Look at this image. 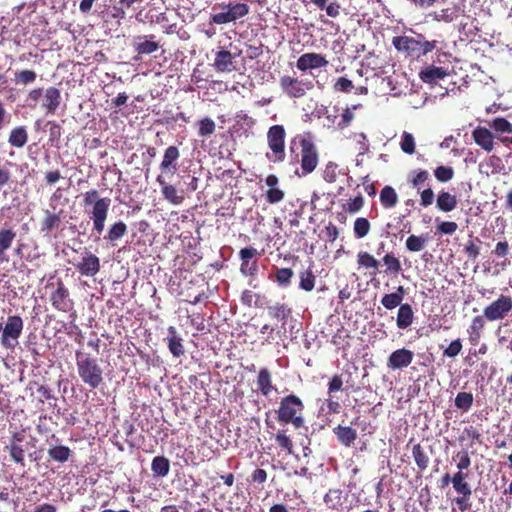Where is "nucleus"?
<instances>
[{
    "label": "nucleus",
    "mask_w": 512,
    "mask_h": 512,
    "mask_svg": "<svg viewBox=\"0 0 512 512\" xmlns=\"http://www.w3.org/2000/svg\"><path fill=\"white\" fill-rule=\"evenodd\" d=\"M77 372L82 382L91 389H97L104 382L103 369L97 358L82 350L75 352Z\"/></svg>",
    "instance_id": "3"
},
{
    "label": "nucleus",
    "mask_w": 512,
    "mask_h": 512,
    "mask_svg": "<svg viewBox=\"0 0 512 512\" xmlns=\"http://www.w3.org/2000/svg\"><path fill=\"white\" fill-rule=\"evenodd\" d=\"M505 170L502 159L497 155H491L486 161L480 165V171L487 176L497 175Z\"/></svg>",
    "instance_id": "30"
},
{
    "label": "nucleus",
    "mask_w": 512,
    "mask_h": 512,
    "mask_svg": "<svg viewBox=\"0 0 512 512\" xmlns=\"http://www.w3.org/2000/svg\"><path fill=\"white\" fill-rule=\"evenodd\" d=\"M336 92L350 93L354 88L352 81L346 77H339L333 86Z\"/></svg>",
    "instance_id": "61"
},
{
    "label": "nucleus",
    "mask_w": 512,
    "mask_h": 512,
    "mask_svg": "<svg viewBox=\"0 0 512 512\" xmlns=\"http://www.w3.org/2000/svg\"><path fill=\"white\" fill-rule=\"evenodd\" d=\"M371 225L367 218L359 217L355 220L353 231L356 238H364L370 231Z\"/></svg>",
    "instance_id": "52"
},
{
    "label": "nucleus",
    "mask_w": 512,
    "mask_h": 512,
    "mask_svg": "<svg viewBox=\"0 0 512 512\" xmlns=\"http://www.w3.org/2000/svg\"><path fill=\"white\" fill-rule=\"evenodd\" d=\"M327 65L328 61L325 56L315 52L302 54L296 62V67L300 71L322 68L326 67Z\"/></svg>",
    "instance_id": "18"
},
{
    "label": "nucleus",
    "mask_w": 512,
    "mask_h": 512,
    "mask_svg": "<svg viewBox=\"0 0 512 512\" xmlns=\"http://www.w3.org/2000/svg\"><path fill=\"white\" fill-rule=\"evenodd\" d=\"M299 280V288L301 290L311 292L314 289L316 276L310 268L299 273Z\"/></svg>",
    "instance_id": "44"
},
{
    "label": "nucleus",
    "mask_w": 512,
    "mask_h": 512,
    "mask_svg": "<svg viewBox=\"0 0 512 512\" xmlns=\"http://www.w3.org/2000/svg\"><path fill=\"white\" fill-rule=\"evenodd\" d=\"M357 264L366 270L373 269L372 275H376L379 268V261L369 252L361 251L357 255Z\"/></svg>",
    "instance_id": "40"
},
{
    "label": "nucleus",
    "mask_w": 512,
    "mask_h": 512,
    "mask_svg": "<svg viewBox=\"0 0 512 512\" xmlns=\"http://www.w3.org/2000/svg\"><path fill=\"white\" fill-rule=\"evenodd\" d=\"M64 210L60 209L58 212L44 210L43 218L40 221V232L44 235H49L58 230L62 224Z\"/></svg>",
    "instance_id": "17"
},
{
    "label": "nucleus",
    "mask_w": 512,
    "mask_h": 512,
    "mask_svg": "<svg viewBox=\"0 0 512 512\" xmlns=\"http://www.w3.org/2000/svg\"><path fill=\"white\" fill-rule=\"evenodd\" d=\"M413 457L415 462L420 470H425L430 462L429 456L424 452V450H412Z\"/></svg>",
    "instance_id": "62"
},
{
    "label": "nucleus",
    "mask_w": 512,
    "mask_h": 512,
    "mask_svg": "<svg viewBox=\"0 0 512 512\" xmlns=\"http://www.w3.org/2000/svg\"><path fill=\"white\" fill-rule=\"evenodd\" d=\"M28 132L25 126L14 127L8 137L9 144L14 148H22L28 142Z\"/></svg>",
    "instance_id": "36"
},
{
    "label": "nucleus",
    "mask_w": 512,
    "mask_h": 512,
    "mask_svg": "<svg viewBox=\"0 0 512 512\" xmlns=\"http://www.w3.org/2000/svg\"><path fill=\"white\" fill-rule=\"evenodd\" d=\"M61 103V93L56 87L50 86L45 90L42 107L47 114H55Z\"/></svg>",
    "instance_id": "26"
},
{
    "label": "nucleus",
    "mask_w": 512,
    "mask_h": 512,
    "mask_svg": "<svg viewBox=\"0 0 512 512\" xmlns=\"http://www.w3.org/2000/svg\"><path fill=\"white\" fill-rule=\"evenodd\" d=\"M233 56L228 50H220L216 53L214 68L218 72H231L233 70Z\"/></svg>",
    "instance_id": "35"
},
{
    "label": "nucleus",
    "mask_w": 512,
    "mask_h": 512,
    "mask_svg": "<svg viewBox=\"0 0 512 512\" xmlns=\"http://www.w3.org/2000/svg\"><path fill=\"white\" fill-rule=\"evenodd\" d=\"M363 206H364V198L361 194H359L355 198L350 199V201L346 205H344V210L353 214V213H357L358 211H360Z\"/></svg>",
    "instance_id": "60"
},
{
    "label": "nucleus",
    "mask_w": 512,
    "mask_h": 512,
    "mask_svg": "<svg viewBox=\"0 0 512 512\" xmlns=\"http://www.w3.org/2000/svg\"><path fill=\"white\" fill-rule=\"evenodd\" d=\"M473 394L470 392H459L454 400L455 406L462 412H467L473 405Z\"/></svg>",
    "instance_id": "47"
},
{
    "label": "nucleus",
    "mask_w": 512,
    "mask_h": 512,
    "mask_svg": "<svg viewBox=\"0 0 512 512\" xmlns=\"http://www.w3.org/2000/svg\"><path fill=\"white\" fill-rule=\"evenodd\" d=\"M180 151L176 146H169L165 149L162 161L160 163V174L164 176H173L178 170V160Z\"/></svg>",
    "instance_id": "15"
},
{
    "label": "nucleus",
    "mask_w": 512,
    "mask_h": 512,
    "mask_svg": "<svg viewBox=\"0 0 512 512\" xmlns=\"http://www.w3.org/2000/svg\"><path fill=\"white\" fill-rule=\"evenodd\" d=\"M379 199L381 205L386 209L393 208L398 203V195L395 189L389 185H386L382 188L380 191Z\"/></svg>",
    "instance_id": "41"
},
{
    "label": "nucleus",
    "mask_w": 512,
    "mask_h": 512,
    "mask_svg": "<svg viewBox=\"0 0 512 512\" xmlns=\"http://www.w3.org/2000/svg\"><path fill=\"white\" fill-rule=\"evenodd\" d=\"M400 147L406 154H413L415 152V140L411 133L404 132L401 137Z\"/></svg>",
    "instance_id": "56"
},
{
    "label": "nucleus",
    "mask_w": 512,
    "mask_h": 512,
    "mask_svg": "<svg viewBox=\"0 0 512 512\" xmlns=\"http://www.w3.org/2000/svg\"><path fill=\"white\" fill-rule=\"evenodd\" d=\"M110 202L111 200L107 197L100 198L96 189H91L83 195L84 206L93 205L90 212V219L93 221V231L99 235L104 231Z\"/></svg>",
    "instance_id": "5"
},
{
    "label": "nucleus",
    "mask_w": 512,
    "mask_h": 512,
    "mask_svg": "<svg viewBox=\"0 0 512 512\" xmlns=\"http://www.w3.org/2000/svg\"><path fill=\"white\" fill-rule=\"evenodd\" d=\"M298 143L300 151L293 156V161L300 164V171L296 170L295 173L299 177H306L313 173L319 164V151L313 141L310 133L297 135L290 145V150L293 153V145Z\"/></svg>",
    "instance_id": "1"
},
{
    "label": "nucleus",
    "mask_w": 512,
    "mask_h": 512,
    "mask_svg": "<svg viewBox=\"0 0 512 512\" xmlns=\"http://www.w3.org/2000/svg\"><path fill=\"white\" fill-rule=\"evenodd\" d=\"M509 250H510V247H509V244L507 241H500L496 244L494 250L492 251V253L498 257V258H501L503 259L500 263L501 267L504 269L506 266L510 265V260L508 258V255H509Z\"/></svg>",
    "instance_id": "48"
},
{
    "label": "nucleus",
    "mask_w": 512,
    "mask_h": 512,
    "mask_svg": "<svg viewBox=\"0 0 512 512\" xmlns=\"http://www.w3.org/2000/svg\"><path fill=\"white\" fill-rule=\"evenodd\" d=\"M167 332L168 336L166 337L165 341L170 353L176 358L183 356L185 354V348L183 345V340L178 334L177 329L174 326H169Z\"/></svg>",
    "instance_id": "23"
},
{
    "label": "nucleus",
    "mask_w": 512,
    "mask_h": 512,
    "mask_svg": "<svg viewBox=\"0 0 512 512\" xmlns=\"http://www.w3.org/2000/svg\"><path fill=\"white\" fill-rule=\"evenodd\" d=\"M454 169L451 166H438L434 170V176L439 182H448L454 177Z\"/></svg>",
    "instance_id": "53"
},
{
    "label": "nucleus",
    "mask_w": 512,
    "mask_h": 512,
    "mask_svg": "<svg viewBox=\"0 0 512 512\" xmlns=\"http://www.w3.org/2000/svg\"><path fill=\"white\" fill-rule=\"evenodd\" d=\"M259 252L254 247H245L240 250L239 257L241 259V263H243L244 269L247 266V262H249L252 258L259 256Z\"/></svg>",
    "instance_id": "63"
},
{
    "label": "nucleus",
    "mask_w": 512,
    "mask_h": 512,
    "mask_svg": "<svg viewBox=\"0 0 512 512\" xmlns=\"http://www.w3.org/2000/svg\"><path fill=\"white\" fill-rule=\"evenodd\" d=\"M448 68L429 65L419 72V78L427 84H435L449 75Z\"/></svg>",
    "instance_id": "24"
},
{
    "label": "nucleus",
    "mask_w": 512,
    "mask_h": 512,
    "mask_svg": "<svg viewBox=\"0 0 512 512\" xmlns=\"http://www.w3.org/2000/svg\"><path fill=\"white\" fill-rule=\"evenodd\" d=\"M465 14V7L461 1L450 2L445 7L430 13V17L436 22L450 23Z\"/></svg>",
    "instance_id": "12"
},
{
    "label": "nucleus",
    "mask_w": 512,
    "mask_h": 512,
    "mask_svg": "<svg viewBox=\"0 0 512 512\" xmlns=\"http://www.w3.org/2000/svg\"><path fill=\"white\" fill-rule=\"evenodd\" d=\"M429 241L428 234L410 235L405 242V247L409 252L416 253L422 251Z\"/></svg>",
    "instance_id": "39"
},
{
    "label": "nucleus",
    "mask_w": 512,
    "mask_h": 512,
    "mask_svg": "<svg viewBox=\"0 0 512 512\" xmlns=\"http://www.w3.org/2000/svg\"><path fill=\"white\" fill-rule=\"evenodd\" d=\"M16 232L12 228L0 229V262L8 261L6 251L12 246Z\"/></svg>",
    "instance_id": "32"
},
{
    "label": "nucleus",
    "mask_w": 512,
    "mask_h": 512,
    "mask_svg": "<svg viewBox=\"0 0 512 512\" xmlns=\"http://www.w3.org/2000/svg\"><path fill=\"white\" fill-rule=\"evenodd\" d=\"M334 434L336 435L340 444L348 447L355 441L357 437V432L350 426H342L338 425L333 429Z\"/></svg>",
    "instance_id": "38"
},
{
    "label": "nucleus",
    "mask_w": 512,
    "mask_h": 512,
    "mask_svg": "<svg viewBox=\"0 0 512 512\" xmlns=\"http://www.w3.org/2000/svg\"><path fill=\"white\" fill-rule=\"evenodd\" d=\"M414 321V312L410 304L404 303L400 305L397 317L396 325L399 329H407L412 325Z\"/></svg>",
    "instance_id": "31"
},
{
    "label": "nucleus",
    "mask_w": 512,
    "mask_h": 512,
    "mask_svg": "<svg viewBox=\"0 0 512 512\" xmlns=\"http://www.w3.org/2000/svg\"><path fill=\"white\" fill-rule=\"evenodd\" d=\"M56 285V289L50 295L51 305L58 311L68 312L74 304L70 299L69 290L62 280H58Z\"/></svg>",
    "instance_id": "13"
},
{
    "label": "nucleus",
    "mask_w": 512,
    "mask_h": 512,
    "mask_svg": "<svg viewBox=\"0 0 512 512\" xmlns=\"http://www.w3.org/2000/svg\"><path fill=\"white\" fill-rule=\"evenodd\" d=\"M82 276L94 277L100 271L101 264L97 255L84 248L82 258L80 261L68 260Z\"/></svg>",
    "instance_id": "11"
},
{
    "label": "nucleus",
    "mask_w": 512,
    "mask_h": 512,
    "mask_svg": "<svg viewBox=\"0 0 512 512\" xmlns=\"http://www.w3.org/2000/svg\"><path fill=\"white\" fill-rule=\"evenodd\" d=\"M36 78L37 73L30 69L18 70L14 74V82L16 85H30L36 81Z\"/></svg>",
    "instance_id": "46"
},
{
    "label": "nucleus",
    "mask_w": 512,
    "mask_h": 512,
    "mask_svg": "<svg viewBox=\"0 0 512 512\" xmlns=\"http://www.w3.org/2000/svg\"><path fill=\"white\" fill-rule=\"evenodd\" d=\"M462 350V342L460 339H455L451 341L449 346L443 351V356L454 358L456 357Z\"/></svg>",
    "instance_id": "64"
},
{
    "label": "nucleus",
    "mask_w": 512,
    "mask_h": 512,
    "mask_svg": "<svg viewBox=\"0 0 512 512\" xmlns=\"http://www.w3.org/2000/svg\"><path fill=\"white\" fill-rule=\"evenodd\" d=\"M314 6L320 10H325L326 14L331 18H336L340 15L341 6L334 0L328 3V0H309Z\"/></svg>",
    "instance_id": "42"
},
{
    "label": "nucleus",
    "mask_w": 512,
    "mask_h": 512,
    "mask_svg": "<svg viewBox=\"0 0 512 512\" xmlns=\"http://www.w3.org/2000/svg\"><path fill=\"white\" fill-rule=\"evenodd\" d=\"M489 127L496 134V138L504 145L512 144V123L504 117H496L489 122Z\"/></svg>",
    "instance_id": "16"
},
{
    "label": "nucleus",
    "mask_w": 512,
    "mask_h": 512,
    "mask_svg": "<svg viewBox=\"0 0 512 512\" xmlns=\"http://www.w3.org/2000/svg\"><path fill=\"white\" fill-rule=\"evenodd\" d=\"M458 204V200L456 195L450 194L447 191H440L437 200H436V207L445 213L453 211Z\"/></svg>",
    "instance_id": "34"
},
{
    "label": "nucleus",
    "mask_w": 512,
    "mask_h": 512,
    "mask_svg": "<svg viewBox=\"0 0 512 512\" xmlns=\"http://www.w3.org/2000/svg\"><path fill=\"white\" fill-rule=\"evenodd\" d=\"M472 138L474 142L487 152L494 149V135L490 129L482 126H477L472 131Z\"/></svg>",
    "instance_id": "21"
},
{
    "label": "nucleus",
    "mask_w": 512,
    "mask_h": 512,
    "mask_svg": "<svg viewBox=\"0 0 512 512\" xmlns=\"http://www.w3.org/2000/svg\"><path fill=\"white\" fill-rule=\"evenodd\" d=\"M338 165L334 162H328L323 172V178L327 183H334L337 180Z\"/></svg>",
    "instance_id": "57"
},
{
    "label": "nucleus",
    "mask_w": 512,
    "mask_h": 512,
    "mask_svg": "<svg viewBox=\"0 0 512 512\" xmlns=\"http://www.w3.org/2000/svg\"><path fill=\"white\" fill-rule=\"evenodd\" d=\"M467 478L468 473L464 471H458L452 476L451 483L458 495H472V488Z\"/></svg>",
    "instance_id": "29"
},
{
    "label": "nucleus",
    "mask_w": 512,
    "mask_h": 512,
    "mask_svg": "<svg viewBox=\"0 0 512 512\" xmlns=\"http://www.w3.org/2000/svg\"><path fill=\"white\" fill-rule=\"evenodd\" d=\"M127 231L128 227L126 223H124L122 220H119L110 225L107 233L104 235V240L115 245L118 240L126 235Z\"/></svg>",
    "instance_id": "33"
},
{
    "label": "nucleus",
    "mask_w": 512,
    "mask_h": 512,
    "mask_svg": "<svg viewBox=\"0 0 512 512\" xmlns=\"http://www.w3.org/2000/svg\"><path fill=\"white\" fill-rule=\"evenodd\" d=\"M392 44L397 51L404 52L407 56L418 59L433 51L437 41L425 40L423 35L418 34L417 37L396 36L392 39Z\"/></svg>",
    "instance_id": "6"
},
{
    "label": "nucleus",
    "mask_w": 512,
    "mask_h": 512,
    "mask_svg": "<svg viewBox=\"0 0 512 512\" xmlns=\"http://www.w3.org/2000/svg\"><path fill=\"white\" fill-rule=\"evenodd\" d=\"M347 497L348 494L344 495L341 489L333 488L329 489L328 492L324 495L323 501L327 508L341 511L343 510V504Z\"/></svg>",
    "instance_id": "28"
},
{
    "label": "nucleus",
    "mask_w": 512,
    "mask_h": 512,
    "mask_svg": "<svg viewBox=\"0 0 512 512\" xmlns=\"http://www.w3.org/2000/svg\"><path fill=\"white\" fill-rule=\"evenodd\" d=\"M487 322H489L488 317H485V313L483 311L482 314L476 315L472 318L467 329L470 344L477 345L480 342V339L486 329Z\"/></svg>",
    "instance_id": "20"
},
{
    "label": "nucleus",
    "mask_w": 512,
    "mask_h": 512,
    "mask_svg": "<svg viewBox=\"0 0 512 512\" xmlns=\"http://www.w3.org/2000/svg\"><path fill=\"white\" fill-rule=\"evenodd\" d=\"M279 85L282 92L289 98H302L307 91L313 88L310 80H301L290 75H283L279 79Z\"/></svg>",
    "instance_id": "9"
},
{
    "label": "nucleus",
    "mask_w": 512,
    "mask_h": 512,
    "mask_svg": "<svg viewBox=\"0 0 512 512\" xmlns=\"http://www.w3.org/2000/svg\"><path fill=\"white\" fill-rule=\"evenodd\" d=\"M151 468L154 474L164 477L169 472V460L165 457L157 456L153 459Z\"/></svg>",
    "instance_id": "51"
},
{
    "label": "nucleus",
    "mask_w": 512,
    "mask_h": 512,
    "mask_svg": "<svg viewBox=\"0 0 512 512\" xmlns=\"http://www.w3.org/2000/svg\"><path fill=\"white\" fill-rule=\"evenodd\" d=\"M305 405L295 394H289L281 398L278 409L275 411L276 419L280 424L292 425L294 429L305 426Z\"/></svg>",
    "instance_id": "2"
},
{
    "label": "nucleus",
    "mask_w": 512,
    "mask_h": 512,
    "mask_svg": "<svg viewBox=\"0 0 512 512\" xmlns=\"http://www.w3.org/2000/svg\"><path fill=\"white\" fill-rule=\"evenodd\" d=\"M284 197V191L279 188L268 189L265 192V198L269 204H277L281 202L284 199Z\"/></svg>",
    "instance_id": "59"
},
{
    "label": "nucleus",
    "mask_w": 512,
    "mask_h": 512,
    "mask_svg": "<svg viewBox=\"0 0 512 512\" xmlns=\"http://www.w3.org/2000/svg\"><path fill=\"white\" fill-rule=\"evenodd\" d=\"M154 39V34L138 36L133 45L134 51L139 55H149L156 52L160 45Z\"/></svg>",
    "instance_id": "22"
},
{
    "label": "nucleus",
    "mask_w": 512,
    "mask_h": 512,
    "mask_svg": "<svg viewBox=\"0 0 512 512\" xmlns=\"http://www.w3.org/2000/svg\"><path fill=\"white\" fill-rule=\"evenodd\" d=\"M293 276H294V272L291 268L275 267V273H274V275H269V279H271L273 282H275L279 287L287 288L291 285Z\"/></svg>",
    "instance_id": "37"
},
{
    "label": "nucleus",
    "mask_w": 512,
    "mask_h": 512,
    "mask_svg": "<svg viewBox=\"0 0 512 512\" xmlns=\"http://www.w3.org/2000/svg\"><path fill=\"white\" fill-rule=\"evenodd\" d=\"M382 262L386 266L385 273L388 275H398L402 271V265L393 253H387L382 257Z\"/></svg>",
    "instance_id": "43"
},
{
    "label": "nucleus",
    "mask_w": 512,
    "mask_h": 512,
    "mask_svg": "<svg viewBox=\"0 0 512 512\" xmlns=\"http://www.w3.org/2000/svg\"><path fill=\"white\" fill-rule=\"evenodd\" d=\"M480 436H481V434L479 433L477 428H475L473 426H469L463 430V432L460 436V440L462 442V445L473 446V445L481 444Z\"/></svg>",
    "instance_id": "45"
},
{
    "label": "nucleus",
    "mask_w": 512,
    "mask_h": 512,
    "mask_svg": "<svg viewBox=\"0 0 512 512\" xmlns=\"http://www.w3.org/2000/svg\"><path fill=\"white\" fill-rule=\"evenodd\" d=\"M381 304L387 310H393L396 307H400L402 305V300L398 298V296L394 295V293L385 294L381 299Z\"/></svg>",
    "instance_id": "58"
},
{
    "label": "nucleus",
    "mask_w": 512,
    "mask_h": 512,
    "mask_svg": "<svg viewBox=\"0 0 512 512\" xmlns=\"http://www.w3.org/2000/svg\"><path fill=\"white\" fill-rule=\"evenodd\" d=\"M213 13L210 15V25H224L247 16L249 6L237 1L217 2L212 7Z\"/></svg>",
    "instance_id": "4"
},
{
    "label": "nucleus",
    "mask_w": 512,
    "mask_h": 512,
    "mask_svg": "<svg viewBox=\"0 0 512 512\" xmlns=\"http://www.w3.org/2000/svg\"><path fill=\"white\" fill-rule=\"evenodd\" d=\"M511 311L512 297L504 294H500L483 309L485 317H488L489 322L502 321L508 317Z\"/></svg>",
    "instance_id": "10"
},
{
    "label": "nucleus",
    "mask_w": 512,
    "mask_h": 512,
    "mask_svg": "<svg viewBox=\"0 0 512 512\" xmlns=\"http://www.w3.org/2000/svg\"><path fill=\"white\" fill-rule=\"evenodd\" d=\"M285 138L286 132L282 125H273L268 129L267 143L271 155L267 153L266 156L273 163H281L286 158Z\"/></svg>",
    "instance_id": "8"
},
{
    "label": "nucleus",
    "mask_w": 512,
    "mask_h": 512,
    "mask_svg": "<svg viewBox=\"0 0 512 512\" xmlns=\"http://www.w3.org/2000/svg\"><path fill=\"white\" fill-rule=\"evenodd\" d=\"M156 23L160 24L163 28L165 34H173L177 31L176 23H169L168 15L165 12H162L156 16Z\"/></svg>",
    "instance_id": "55"
},
{
    "label": "nucleus",
    "mask_w": 512,
    "mask_h": 512,
    "mask_svg": "<svg viewBox=\"0 0 512 512\" xmlns=\"http://www.w3.org/2000/svg\"><path fill=\"white\" fill-rule=\"evenodd\" d=\"M198 125V135L200 137H208L211 136L216 129V124L213 119L209 117H204L200 119L197 123Z\"/></svg>",
    "instance_id": "50"
},
{
    "label": "nucleus",
    "mask_w": 512,
    "mask_h": 512,
    "mask_svg": "<svg viewBox=\"0 0 512 512\" xmlns=\"http://www.w3.org/2000/svg\"><path fill=\"white\" fill-rule=\"evenodd\" d=\"M24 321L19 315H9L5 324L0 323V344L6 349H14L23 332Z\"/></svg>",
    "instance_id": "7"
},
{
    "label": "nucleus",
    "mask_w": 512,
    "mask_h": 512,
    "mask_svg": "<svg viewBox=\"0 0 512 512\" xmlns=\"http://www.w3.org/2000/svg\"><path fill=\"white\" fill-rule=\"evenodd\" d=\"M22 443L26 446H35L31 434L25 429L13 434L11 448H22Z\"/></svg>",
    "instance_id": "49"
},
{
    "label": "nucleus",
    "mask_w": 512,
    "mask_h": 512,
    "mask_svg": "<svg viewBox=\"0 0 512 512\" xmlns=\"http://www.w3.org/2000/svg\"><path fill=\"white\" fill-rule=\"evenodd\" d=\"M157 183L161 187V193L163 198L168 201L170 204L178 206L181 205L186 197L183 190H178L176 186L169 184L166 176L163 174H159L156 177Z\"/></svg>",
    "instance_id": "14"
},
{
    "label": "nucleus",
    "mask_w": 512,
    "mask_h": 512,
    "mask_svg": "<svg viewBox=\"0 0 512 512\" xmlns=\"http://www.w3.org/2000/svg\"><path fill=\"white\" fill-rule=\"evenodd\" d=\"M257 390L261 393V395L268 397L274 390H276L273 385L272 374L268 368H261L258 372L256 379Z\"/></svg>",
    "instance_id": "27"
},
{
    "label": "nucleus",
    "mask_w": 512,
    "mask_h": 512,
    "mask_svg": "<svg viewBox=\"0 0 512 512\" xmlns=\"http://www.w3.org/2000/svg\"><path fill=\"white\" fill-rule=\"evenodd\" d=\"M429 179V173L427 170H416L413 171L410 183L413 188L420 190L423 184Z\"/></svg>",
    "instance_id": "54"
},
{
    "label": "nucleus",
    "mask_w": 512,
    "mask_h": 512,
    "mask_svg": "<svg viewBox=\"0 0 512 512\" xmlns=\"http://www.w3.org/2000/svg\"><path fill=\"white\" fill-rule=\"evenodd\" d=\"M268 316L281 322V327L286 330L285 326L292 314V308L285 303L276 302L274 305L267 307Z\"/></svg>",
    "instance_id": "25"
},
{
    "label": "nucleus",
    "mask_w": 512,
    "mask_h": 512,
    "mask_svg": "<svg viewBox=\"0 0 512 512\" xmlns=\"http://www.w3.org/2000/svg\"><path fill=\"white\" fill-rule=\"evenodd\" d=\"M413 358V351L406 348L397 349L388 357L387 367L391 370L406 368L412 363Z\"/></svg>",
    "instance_id": "19"
}]
</instances>
